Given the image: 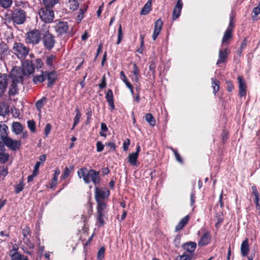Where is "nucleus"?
Returning a JSON list of instances; mask_svg holds the SVG:
<instances>
[{"mask_svg": "<svg viewBox=\"0 0 260 260\" xmlns=\"http://www.w3.org/2000/svg\"><path fill=\"white\" fill-rule=\"evenodd\" d=\"M230 53V50L228 48H220L219 49L218 59L216 62V64L218 65L220 63L225 62Z\"/></svg>", "mask_w": 260, "mask_h": 260, "instance_id": "13", "label": "nucleus"}, {"mask_svg": "<svg viewBox=\"0 0 260 260\" xmlns=\"http://www.w3.org/2000/svg\"><path fill=\"white\" fill-rule=\"evenodd\" d=\"M211 240V236L209 232H206L201 237L198 242V245L201 247L208 245Z\"/></svg>", "mask_w": 260, "mask_h": 260, "instance_id": "19", "label": "nucleus"}, {"mask_svg": "<svg viewBox=\"0 0 260 260\" xmlns=\"http://www.w3.org/2000/svg\"><path fill=\"white\" fill-rule=\"evenodd\" d=\"M8 50V45L4 42H1L0 43V56L2 57L3 56H5L7 53Z\"/></svg>", "mask_w": 260, "mask_h": 260, "instance_id": "38", "label": "nucleus"}, {"mask_svg": "<svg viewBox=\"0 0 260 260\" xmlns=\"http://www.w3.org/2000/svg\"><path fill=\"white\" fill-rule=\"evenodd\" d=\"M173 151H174V155L176 157L177 160L178 161H179V162L181 163L182 162V159L180 155H179V154L178 153V152L176 150H173Z\"/></svg>", "mask_w": 260, "mask_h": 260, "instance_id": "62", "label": "nucleus"}, {"mask_svg": "<svg viewBox=\"0 0 260 260\" xmlns=\"http://www.w3.org/2000/svg\"><path fill=\"white\" fill-rule=\"evenodd\" d=\"M189 219V215H186V216L182 218L180 220V221L179 222L178 224L176 226V228H175L176 231H179L182 230L185 226V225L187 223Z\"/></svg>", "mask_w": 260, "mask_h": 260, "instance_id": "27", "label": "nucleus"}, {"mask_svg": "<svg viewBox=\"0 0 260 260\" xmlns=\"http://www.w3.org/2000/svg\"><path fill=\"white\" fill-rule=\"evenodd\" d=\"M195 202V193L192 192L190 194V206H192Z\"/></svg>", "mask_w": 260, "mask_h": 260, "instance_id": "63", "label": "nucleus"}, {"mask_svg": "<svg viewBox=\"0 0 260 260\" xmlns=\"http://www.w3.org/2000/svg\"><path fill=\"white\" fill-rule=\"evenodd\" d=\"M12 19L15 24H23L26 20L25 12L21 9H15L12 13Z\"/></svg>", "mask_w": 260, "mask_h": 260, "instance_id": "6", "label": "nucleus"}, {"mask_svg": "<svg viewBox=\"0 0 260 260\" xmlns=\"http://www.w3.org/2000/svg\"><path fill=\"white\" fill-rule=\"evenodd\" d=\"M151 7V0H149L144 5L143 9L141 11V15H146L147 14L150 9Z\"/></svg>", "mask_w": 260, "mask_h": 260, "instance_id": "32", "label": "nucleus"}, {"mask_svg": "<svg viewBox=\"0 0 260 260\" xmlns=\"http://www.w3.org/2000/svg\"><path fill=\"white\" fill-rule=\"evenodd\" d=\"M251 189L252 191V194L254 196V202L256 205V208L257 210H260V200L259 193L255 186H252L251 187Z\"/></svg>", "mask_w": 260, "mask_h": 260, "instance_id": "23", "label": "nucleus"}, {"mask_svg": "<svg viewBox=\"0 0 260 260\" xmlns=\"http://www.w3.org/2000/svg\"><path fill=\"white\" fill-rule=\"evenodd\" d=\"M9 158V154L5 151L0 152V162L5 164L7 162Z\"/></svg>", "mask_w": 260, "mask_h": 260, "instance_id": "40", "label": "nucleus"}, {"mask_svg": "<svg viewBox=\"0 0 260 260\" xmlns=\"http://www.w3.org/2000/svg\"><path fill=\"white\" fill-rule=\"evenodd\" d=\"M163 22L160 19H157L154 24V29L152 35V39L154 41L159 35L162 26Z\"/></svg>", "mask_w": 260, "mask_h": 260, "instance_id": "18", "label": "nucleus"}, {"mask_svg": "<svg viewBox=\"0 0 260 260\" xmlns=\"http://www.w3.org/2000/svg\"><path fill=\"white\" fill-rule=\"evenodd\" d=\"M22 244L21 248L23 252L31 255L33 253V250L35 248L34 244L31 242L28 238H23Z\"/></svg>", "mask_w": 260, "mask_h": 260, "instance_id": "11", "label": "nucleus"}, {"mask_svg": "<svg viewBox=\"0 0 260 260\" xmlns=\"http://www.w3.org/2000/svg\"><path fill=\"white\" fill-rule=\"evenodd\" d=\"M12 4V0H0L1 6L4 8H9Z\"/></svg>", "mask_w": 260, "mask_h": 260, "instance_id": "43", "label": "nucleus"}, {"mask_svg": "<svg viewBox=\"0 0 260 260\" xmlns=\"http://www.w3.org/2000/svg\"><path fill=\"white\" fill-rule=\"evenodd\" d=\"M24 184L22 182H20L18 185H17L15 187V192L16 193H19L24 188Z\"/></svg>", "mask_w": 260, "mask_h": 260, "instance_id": "50", "label": "nucleus"}, {"mask_svg": "<svg viewBox=\"0 0 260 260\" xmlns=\"http://www.w3.org/2000/svg\"><path fill=\"white\" fill-rule=\"evenodd\" d=\"M8 127L5 123L0 124V137L3 141L8 137Z\"/></svg>", "mask_w": 260, "mask_h": 260, "instance_id": "22", "label": "nucleus"}, {"mask_svg": "<svg viewBox=\"0 0 260 260\" xmlns=\"http://www.w3.org/2000/svg\"><path fill=\"white\" fill-rule=\"evenodd\" d=\"M149 68V70L152 72V74L155 73V65L154 62L152 61L151 63H150Z\"/></svg>", "mask_w": 260, "mask_h": 260, "instance_id": "59", "label": "nucleus"}, {"mask_svg": "<svg viewBox=\"0 0 260 260\" xmlns=\"http://www.w3.org/2000/svg\"><path fill=\"white\" fill-rule=\"evenodd\" d=\"M132 73L134 76L133 80L136 82H139L140 75L139 74V70L138 69V68L136 64L135 63L133 65V70L132 71Z\"/></svg>", "mask_w": 260, "mask_h": 260, "instance_id": "30", "label": "nucleus"}, {"mask_svg": "<svg viewBox=\"0 0 260 260\" xmlns=\"http://www.w3.org/2000/svg\"><path fill=\"white\" fill-rule=\"evenodd\" d=\"M86 8L85 9H80V13L77 16V21L80 22L83 18V14L85 12Z\"/></svg>", "mask_w": 260, "mask_h": 260, "instance_id": "53", "label": "nucleus"}, {"mask_svg": "<svg viewBox=\"0 0 260 260\" xmlns=\"http://www.w3.org/2000/svg\"><path fill=\"white\" fill-rule=\"evenodd\" d=\"M252 12L254 13L255 17H256L259 14H260V7H256L254 8Z\"/></svg>", "mask_w": 260, "mask_h": 260, "instance_id": "64", "label": "nucleus"}, {"mask_svg": "<svg viewBox=\"0 0 260 260\" xmlns=\"http://www.w3.org/2000/svg\"><path fill=\"white\" fill-rule=\"evenodd\" d=\"M70 172L71 171L69 170V169L68 167H66L63 173L61 176L62 178L66 179V178H67L69 176Z\"/></svg>", "mask_w": 260, "mask_h": 260, "instance_id": "56", "label": "nucleus"}, {"mask_svg": "<svg viewBox=\"0 0 260 260\" xmlns=\"http://www.w3.org/2000/svg\"><path fill=\"white\" fill-rule=\"evenodd\" d=\"M145 119L147 122L152 126L155 125L156 121L154 117L150 113H148L145 115Z\"/></svg>", "mask_w": 260, "mask_h": 260, "instance_id": "37", "label": "nucleus"}, {"mask_svg": "<svg viewBox=\"0 0 260 260\" xmlns=\"http://www.w3.org/2000/svg\"><path fill=\"white\" fill-rule=\"evenodd\" d=\"M123 38V34H122V26L121 24H119L118 29V39L116 43L117 45L119 44L121 40Z\"/></svg>", "mask_w": 260, "mask_h": 260, "instance_id": "44", "label": "nucleus"}, {"mask_svg": "<svg viewBox=\"0 0 260 260\" xmlns=\"http://www.w3.org/2000/svg\"><path fill=\"white\" fill-rule=\"evenodd\" d=\"M191 258L192 255H189L184 253L182 255L178 256L176 260H191Z\"/></svg>", "mask_w": 260, "mask_h": 260, "instance_id": "48", "label": "nucleus"}, {"mask_svg": "<svg viewBox=\"0 0 260 260\" xmlns=\"http://www.w3.org/2000/svg\"><path fill=\"white\" fill-rule=\"evenodd\" d=\"M97 213H105L107 205L105 201H96Z\"/></svg>", "mask_w": 260, "mask_h": 260, "instance_id": "29", "label": "nucleus"}, {"mask_svg": "<svg viewBox=\"0 0 260 260\" xmlns=\"http://www.w3.org/2000/svg\"><path fill=\"white\" fill-rule=\"evenodd\" d=\"M51 129V124L49 123L47 124L44 128L45 134L46 137H47L48 134L50 133Z\"/></svg>", "mask_w": 260, "mask_h": 260, "instance_id": "55", "label": "nucleus"}, {"mask_svg": "<svg viewBox=\"0 0 260 260\" xmlns=\"http://www.w3.org/2000/svg\"><path fill=\"white\" fill-rule=\"evenodd\" d=\"M9 77L5 74H0V99L2 98L7 90Z\"/></svg>", "mask_w": 260, "mask_h": 260, "instance_id": "12", "label": "nucleus"}, {"mask_svg": "<svg viewBox=\"0 0 260 260\" xmlns=\"http://www.w3.org/2000/svg\"><path fill=\"white\" fill-rule=\"evenodd\" d=\"M197 247V244L194 242H189L186 243L183 245V248L189 253V255H193L192 253L194 252Z\"/></svg>", "mask_w": 260, "mask_h": 260, "instance_id": "21", "label": "nucleus"}, {"mask_svg": "<svg viewBox=\"0 0 260 260\" xmlns=\"http://www.w3.org/2000/svg\"><path fill=\"white\" fill-rule=\"evenodd\" d=\"M22 234L23 236V238H28L27 237L28 235H30V230L28 226H25L22 231Z\"/></svg>", "mask_w": 260, "mask_h": 260, "instance_id": "49", "label": "nucleus"}, {"mask_svg": "<svg viewBox=\"0 0 260 260\" xmlns=\"http://www.w3.org/2000/svg\"><path fill=\"white\" fill-rule=\"evenodd\" d=\"M106 98L108 102L113 101V95L112 90L109 89L106 95Z\"/></svg>", "mask_w": 260, "mask_h": 260, "instance_id": "51", "label": "nucleus"}, {"mask_svg": "<svg viewBox=\"0 0 260 260\" xmlns=\"http://www.w3.org/2000/svg\"><path fill=\"white\" fill-rule=\"evenodd\" d=\"M101 129L102 132L100 133V136L102 137H106V134L104 133L105 132H106L108 131V127L106 125V124L105 123H101Z\"/></svg>", "mask_w": 260, "mask_h": 260, "instance_id": "46", "label": "nucleus"}, {"mask_svg": "<svg viewBox=\"0 0 260 260\" xmlns=\"http://www.w3.org/2000/svg\"><path fill=\"white\" fill-rule=\"evenodd\" d=\"M105 251V249L104 247L100 249L97 254V260H102L104 258Z\"/></svg>", "mask_w": 260, "mask_h": 260, "instance_id": "45", "label": "nucleus"}, {"mask_svg": "<svg viewBox=\"0 0 260 260\" xmlns=\"http://www.w3.org/2000/svg\"><path fill=\"white\" fill-rule=\"evenodd\" d=\"M249 250V246L248 243V240L246 239L244 240L241 246V252L243 256H245L248 254Z\"/></svg>", "mask_w": 260, "mask_h": 260, "instance_id": "24", "label": "nucleus"}, {"mask_svg": "<svg viewBox=\"0 0 260 260\" xmlns=\"http://www.w3.org/2000/svg\"><path fill=\"white\" fill-rule=\"evenodd\" d=\"M4 145L12 150L19 149L21 146V142L19 140L12 139L8 137L2 141Z\"/></svg>", "mask_w": 260, "mask_h": 260, "instance_id": "9", "label": "nucleus"}, {"mask_svg": "<svg viewBox=\"0 0 260 260\" xmlns=\"http://www.w3.org/2000/svg\"><path fill=\"white\" fill-rule=\"evenodd\" d=\"M56 58V56L54 55H50L47 57L46 63L49 67H52L53 62Z\"/></svg>", "mask_w": 260, "mask_h": 260, "instance_id": "41", "label": "nucleus"}, {"mask_svg": "<svg viewBox=\"0 0 260 260\" xmlns=\"http://www.w3.org/2000/svg\"><path fill=\"white\" fill-rule=\"evenodd\" d=\"M45 78H47L48 81V86H51L55 81L57 76L55 72H48L45 71Z\"/></svg>", "mask_w": 260, "mask_h": 260, "instance_id": "20", "label": "nucleus"}, {"mask_svg": "<svg viewBox=\"0 0 260 260\" xmlns=\"http://www.w3.org/2000/svg\"><path fill=\"white\" fill-rule=\"evenodd\" d=\"M46 102V98H43L36 103V107L37 110L41 112V109Z\"/></svg>", "mask_w": 260, "mask_h": 260, "instance_id": "42", "label": "nucleus"}, {"mask_svg": "<svg viewBox=\"0 0 260 260\" xmlns=\"http://www.w3.org/2000/svg\"><path fill=\"white\" fill-rule=\"evenodd\" d=\"M78 176L80 178H83L84 181L86 183H89L90 182L89 179V173L90 170H88L86 168H83L79 169L77 172Z\"/></svg>", "mask_w": 260, "mask_h": 260, "instance_id": "14", "label": "nucleus"}, {"mask_svg": "<svg viewBox=\"0 0 260 260\" xmlns=\"http://www.w3.org/2000/svg\"><path fill=\"white\" fill-rule=\"evenodd\" d=\"M12 260H28L27 257L20 253L11 254Z\"/></svg>", "mask_w": 260, "mask_h": 260, "instance_id": "39", "label": "nucleus"}, {"mask_svg": "<svg viewBox=\"0 0 260 260\" xmlns=\"http://www.w3.org/2000/svg\"><path fill=\"white\" fill-rule=\"evenodd\" d=\"M106 86V78L105 76H104L102 78V80L101 81V83L99 84V87L101 89L104 88Z\"/></svg>", "mask_w": 260, "mask_h": 260, "instance_id": "57", "label": "nucleus"}, {"mask_svg": "<svg viewBox=\"0 0 260 260\" xmlns=\"http://www.w3.org/2000/svg\"><path fill=\"white\" fill-rule=\"evenodd\" d=\"M91 179L93 183L96 185L100 182L99 173L94 170H90L89 179Z\"/></svg>", "mask_w": 260, "mask_h": 260, "instance_id": "26", "label": "nucleus"}, {"mask_svg": "<svg viewBox=\"0 0 260 260\" xmlns=\"http://www.w3.org/2000/svg\"><path fill=\"white\" fill-rule=\"evenodd\" d=\"M45 80V71H41V74L34 76L33 82L36 84L43 82Z\"/></svg>", "mask_w": 260, "mask_h": 260, "instance_id": "28", "label": "nucleus"}, {"mask_svg": "<svg viewBox=\"0 0 260 260\" xmlns=\"http://www.w3.org/2000/svg\"><path fill=\"white\" fill-rule=\"evenodd\" d=\"M212 87L213 89L214 94L218 91L219 89V81L215 78H211Z\"/></svg>", "mask_w": 260, "mask_h": 260, "instance_id": "33", "label": "nucleus"}, {"mask_svg": "<svg viewBox=\"0 0 260 260\" xmlns=\"http://www.w3.org/2000/svg\"><path fill=\"white\" fill-rule=\"evenodd\" d=\"M43 66L44 63L40 58L36 59L34 63L32 61L29 59L22 61L21 62L22 69H19L22 73V79L23 75L29 76L34 73L35 68L37 69H39L42 68Z\"/></svg>", "mask_w": 260, "mask_h": 260, "instance_id": "1", "label": "nucleus"}, {"mask_svg": "<svg viewBox=\"0 0 260 260\" xmlns=\"http://www.w3.org/2000/svg\"><path fill=\"white\" fill-rule=\"evenodd\" d=\"M39 16L45 23H51L54 19L53 11L48 8H43L39 11Z\"/></svg>", "mask_w": 260, "mask_h": 260, "instance_id": "5", "label": "nucleus"}, {"mask_svg": "<svg viewBox=\"0 0 260 260\" xmlns=\"http://www.w3.org/2000/svg\"><path fill=\"white\" fill-rule=\"evenodd\" d=\"M12 131L16 135H19L23 131V126L18 122H13L12 124Z\"/></svg>", "mask_w": 260, "mask_h": 260, "instance_id": "25", "label": "nucleus"}, {"mask_svg": "<svg viewBox=\"0 0 260 260\" xmlns=\"http://www.w3.org/2000/svg\"><path fill=\"white\" fill-rule=\"evenodd\" d=\"M129 144L130 141L129 139H127L126 141L124 142L123 144V148L124 151H126L128 149Z\"/></svg>", "mask_w": 260, "mask_h": 260, "instance_id": "60", "label": "nucleus"}, {"mask_svg": "<svg viewBox=\"0 0 260 260\" xmlns=\"http://www.w3.org/2000/svg\"><path fill=\"white\" fill-rule=\"evenodd\" d=\"M98 215L96 217V220L99 222L100 225H103L105 223L104 221V213H97Z\"/></svg>", "mask_w": 260, "mask_h": 260, "instance_id": "47", "label": "nucleus"}, {"mask_svg": "<svg viewBox=\"0 0 260 260\" xmlns=\"http://www.w3.org/2000/svg\"><path fill=\"white\" fill-rule=\"evenodd\" d=\"M55 31L59 35L66 34L69 30V25L67 22L56 20L54 22L53 26Z\"/></svg>", "mask_w": 260, "mask_h": 260, "instance_id": "7", "label": "nucleus"}, {"mask_svg": "<svg viewBox=\"0 0 260 260\" xmlns=\"http://www.w3.org/2000/svg\"><path fill=\"white\" fill-rule=\"evenodd\" d=\"M18 249V247L17 245L14 244L13 246L12 249L10 251V255H11V254H14V253H18L17 250Z\"/></svg>", "mask_w": 260, "mask_h": 260, "instance_id": "61", "label": "nucleus"}, {"mask_svg": "<svg viewBox=\"0 0 260 260\" xmlns=\"http://www.w3.org/2000/svg\"><path fill=\"white\" fill-rule=\"evenodd\" d=\"M232 37V29L230 27H228L222 38V44L225 43L226 41Z\"/></svg>", "mask_w": 260, "mask_h": 260, "instance_id": "34", "label": "nucleus"}, {"mask_svg": "<svg viewBox=\"0 0 260 260\" xmlns=\"http://www.w3.org/2000/svg\"><path fill=\"white\" fill-rule=\"evenodd\" d=\"M75 112L76 114L75 117L74 118V123L72 129H73L76 125L79 123L80 119L81 117V114L80 113L78 108H77L75 109Z\"/></svg>", "mask_w": 260, "mask_h": 260, "instance_id": "36", "label": "nucleus"}, {"mask_svg": "<svg viewBox=\"0 0 260 260\" xmlns=\"http://www.w3.org/2000/svg\"><path fill=\"white\" fill-rule=\"evenodd\" d=\"M41 39V35L37 29L29 31L26 34V42L33 45L38 44Z\"/></svg>", "mask_w": 260, "mask_h": 260, "instance_id": "4", "label": "nucleus"}, {"mask_svg": "<svg viewBox=\"0 0 260 260\" xmlns=\"http://www.w3.org/2000/svg\"><path fill=\"white\" fill-rule=\"evenodd\" d=\"M141 147L139 145H137L136 151L134 153H132L129 154L128 157V162L133 166H135L136 165L139 153L140 151Z\"/></svg>", "mask_w": 260, "mask_h": 260, "instance_id": "16", "label": "nucleus"}, {"mask_svg": "<svg viewBox=\"0 0 260 260\" xmlns=\"http://www.w3.org/2000/svg\"><path fill=\"white\" fill-rule=\"evenodd\" d=\"M104 148V145L101 142L98 141L96 143V151L98 152H101L103 150Z\"/></svg>", "mask_w": 260, "mask_h": 260, "instance_id": "54", "label": "nucleus"}, {"mask_svg": "<svg viewBox=\"0 0 260 260\" xmlns=\"http://www.w3.org/2000/svg\"><path fill=\"white\" fill-rule=\"evenodd\" d=\"M27 125L28 128L31 132H34L35 131V123L34 121L28 120L27 121Z\"/></svg>", "mask_w": 260, "mask_h": 260, "instance_id": "52", "label": "nucleus"}, {"mask_svg": "<svg viewBox=\"0 0 260 260\" xmlns=\"http://www.w3.org/2000/svg\"><path fill=\"white\" fill-rule=\"evenodd\" d=\"M239 94L241 97L245 96L246 94V85L244 79L241 76H238Z\"/></svg>", "mask_w": 260, "mask_h": 260, "instance_id": "15", "label": "nucleus"}, {"mask_svg": "<svg viewBox=\"0 0 260 260\" xmlns=\"http://www.w3.org/2000/svg\"><path fill=\"white\" fill-rule=\"evenodd\" d=\"M79 4L77 0H68V6L70 10L75 11L79 7Z\"/></svg>", "mask_w": 260, "mask_h": 260, "instance_id": "31", "label": "nucleus"}, {"mask_svg": "<svg viewBox=\"0 0 260 260\" xmlns=\"http://www.w3.org/2000/svg\"><path fill=\"white\" fill-rule=\"evenodd\" d=\"M109 195V191L107 188H95V198L96 201H104V199Z\"/></svg>", "mask_w": 260, "mask_h": 260, "instance_id": "10", "label": "nucleus"}, {"mask_svg": "<svg viewBox=\"0 0 260 260\" xmlns=\"http://www.w3.org/2000/svg\"><path fill=\"white\" fill-rule=\"evenodd\" d=\"M216 218H217L218 222L216 224V226H217L218 223H221L222 222V214L221 212H219L216 216Z\"/></svg>", "mask_w": 260, "mask_h": 260, "instance_id": "58", "label": "nucleus"}, {"mask_svg": "<svg viewBox=\"0 0 260 260\" xmlns=\"http://www.w3.org/2000/svg\"><path fill=\"white\" fill-rule=\"evenodd\" d=\"M15 55L20 59H24L28 54L29 49L21 43L15 42L13 46Z\"/></svg>", "mask_w": 260, "mask_h": 260, "instance_id": "3", "label": "nucleus"}, {"mask_svg": "<svg viewBox=\"0 0 260 260\" xmlns=\"http://www.w3.org/2000/svg\"><path fill=\"white\" fill-rule=\"evenodd\" d=\"M45 8H51L58 3L59 0H42Z\"/></svg>", "mask_w": 260, "mask_h": 260, "instance_id": "35", "label": "nucleus"}, {"mask_svg": "<svg viewBox=\"0 0 260 260\" xmlns=\"http://www.w3.org/2000/svg\"><path fill=\"white\" fill-rule=\"evenodd\" d=\"M182 7L183 3L182 1L178 0L173 9L172 18L174 20L177 19L180 16Z\"/></svg>", "mask_w": 260, "mask_h": 260, "instance_id": "17", "label": "nucleus"}, {"mask_svg": "<svg viewBox=\"0 0 260 260\" xmlns=\"http://www.w3.org/2000/svg\"><path fill=\"white\" fill-rule=\"evenodd\" d=\"M12 83L9 86L8 91L10 97L14 96L18 92L17 84L22 81V73L19 70H14L11 73Z\"/></svg>", "mask_w": 260, "mask_h": 260, "instance_id": "2", "label": "nucleus"}, {"mask_svg": "<svg viewBox=\"0 0 260 260\" xmlns=\"http://www.w3.org/2000/svg\"><path fill=\"white\" fill-rule=\"evenodd\" d=\"M43 42L45 47L48 50H51L55 43L54 37L48 31L43 35Z\"/></svg>", "mask_w": 260, "mask_h": 260, "instance_id": "8", "label": "nucleus"}]
</instances>
